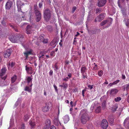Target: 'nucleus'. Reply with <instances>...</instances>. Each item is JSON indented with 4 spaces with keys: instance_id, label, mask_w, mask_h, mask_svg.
Returning <instances> with one entry per match:
<instances>
[{
    "instance_id": "nucleus-49",
    "label": "nucleus",
    "mask_w": 129,
    "mask_h": 129,
    "mask_svg": "<svg viewBox=\"0 0 129 129\" xmlns=\"http://www.w3.org/2000/svg\"><path fill=\"white\" fill-rule=\"evenodd\" d=\"M3 19L2 20L6 21V20L8 19V18L7 16H4V17L3 18Z\"/></svg>"
},
{
    "instance_id": "nucleus-48",
    "label": "nucleus",
    "mask_w": 129,
    "mask_h": 129,
    "mask_svg": "<svg viewBox=\"0 0 129 129\" xmlns=\"http://www.w3.org/2000/svg\"><path fill=\"white\" fill-rule=\"evenodd\" d=\"M25 128V126L24 124H22L21 126V127L20 129H24Z\"/></svg>"
},
{
    "instance_id": "nucleus-64",
    "label": "nucleus",
    "mask_w": 129,
    "mask_h": 129,
    "mask_svg": "<svg viewBox=\"0 0 129 129\" xmlns=\"http://www.w3.org/2000/svg\"><path fill=\"white\" fill-rule=\"evenodd\" d=\"M127 101L128 103H129V95L127 97Z\"/></svg>"
},
{
    "instance_id": "nucleus-32",
    "label": "nucleus",
    "mask_w": 129,
    "mask_h": 129,
    "mask_svg": "<svg viewBox=\"0 0 129 129\" xmlns=\"http://www.w3.org/2000/svg\"><path fill=\"white\" fill-rule=\"evenodd\" d=\"M106 101L104 100L102 104V106L103 108L105 109L106 107Z\"/></svg>"
},
{
    "instance_id": "nucleus-19",
    "label": "nucleus",
    "mask_w": 129,
    "mask_h": 129,
    "mask_svg": "<svg viewBox=\"0 0 129 129\" xmlns=\"http://www.w3.org/2000/svg\"><path fill=\"white\" fill-rule=\"evenodd\" d=\"M9 25L14 30L16 31H18V29L17 27L15 25H13L11 24V23L9 24Z\"/></svg>"
},
{
    "instance_id": "nucleus-9",
    "label": "nucleus",
    "mask_w": 129,
    "mask_h": 129,
    "mask_svg": "<svg viewBox=\"0 0 129 129\" xmlns=\"http://www.w3.org/2000/svg\"><path fill=\"white\" fill-rule=\"evenodd\" d=\"M33 27L31 25H28L26 28V34H31L32 33V30Z\"/></svg>"
},
{
    "instance_id": "nucleus-41",
    "label": "nucleus",
    "mask_w": 129,
    "mask_h": 129,
    "mask_svg": "<svg viewBox=\"0 0 129 129\" xmlns=\"http://www.w3.org/2000/svg\"><path fill=\"white\" fill-rule=\"evenodd\" d=\"M29 118V116L27 115H26L24 116V120L25 121H26Z\"/></svg>"
},
{
    "instance_id": "nucleus-16",
    "label": "nucleus",
    "mask_w": 129,
    "mask_h": 129,
    "mask_svg": "<svg viewBox=\"0 0 129 129\" xmlns=\"http://www.w3.org/2000/svg\"><path fill=\"white\" fill-rule=\"evenodd\" d=\"M108 120L109 123L112 124L114 122V117L112 115L109 116L108 118Z\"/></svg>"
},
{
    "instance_id": "nucleus-45",
    "label": "nucleus",
    "mask_w": 129,
    "mask_h": 129,
    "mask_svg": "<svg viewBox=\"0 0 129 129\" xmlns=\"http://www.w3.org/2000/svg\"><path fill=\"white\" fill-rule=\"evenodd\" d=\"M20 100V99L19 98H18V99L17 101L15 103V104L14 106L15 107H16V106L18 105L19 104L18 101Z\"/></svg>"
},
{
    "instance_id": "nucleus-20",
    "label": "nucleus",
    "mask_w": 129,
    "mask_h": 129,
    "mask_svg": "<svg viewBox=\"0 0 129 129\" xmlns=\"http://www.w3.org/2000/svg\"><path fill=\"white\" fill-rule=\"evenodd\" d=\"M63 119L64 123H67L69 120V116L68 115H65Z\"/></svg>"
},
{
    "instance_id": "nucleus-56",
    "label": "nucleus",
    "mask_w": 129,
    "mask_h": 129,
    "mask_svg": "<svg viewBox=\"0 0 129 129\" xmlns=\"http://www.w3.org/2000/svg\"><path fill=\"white\" fill-rule=\"evenodd\" d=\"M53 73V71L52 70H50L49 72V75L50 76H51L52 75Z\"/></svg>"
},
{
    "instance_id": "nucleus-11",
    "label": "nucleus",
    "mask_w": 129,
    "mask_h": 129,
    "mask_svg": "<svg viewBox=\"0 0 129 129\" xmlns=\"http://www.w3.org/2000/svg\"><path fill=\"white\" fill-rule=\"evenodd\" d=\"M51 121L50 120L47 119L45 121V129H48L50 127Z\"/></svg>"
},
{
    "instance_id": "nucleus-63",
    "label": "nucleus",
    "mask_w": 129,
    "mask_h": 129,
    "mask_svg": "<svg viewBox=\"0 0 129 129\" xmlns=\"http://www.w3.org/2000/svg\"><path fill=\"white\" fill-rule=\"evenodd\" d=\"M77 34L75 35L76 37H77L80 35V34L78 32H77Z\"/></svg>"
},
{
    "instance_id": "nucleus-51",
    "label": "nucleus",
    "mask_w": 129,
    "mask_h": 129,
    "mask_svg": "<svg viewBox=\"0 0 129 129\" xmlns=\"http://www.w3.org/2000/svg\"><path fill=\"white\" fill-rule=\"evenodd\" d=\"M53 86L55 88V90L57 92H58V89L56 86L55 84L53 85Z\"/></svg>"
},
{
    "instance_id": "nucleus-33",
    "label": "nucleus",
    "mask_w": 129,
    "mask_h": 129,
    "mask_svg": "<svg viewBox=\"0 0 129 129\" xmlns=\"http://www.w3.org/2000/svg\"><path fill=\"white\" fill-rule=\"evenodd\" d=\"M101 110V107L100 106L98 107L95 110V112L97 113H100Z\"/></svg>"
},
{
    "instance_id": "nucleus-43",
    "label": "nucleus",
    "mask_w": 129,
    "mask_h": 129,
    "mask_svg": "<svg viewBox=\"0 0 129 129\" xmlns=\"http://www.w3.org/2000/svg\"><path fill=\"white\" fill-rule=\"evenodd\" d=\"M76 9L77 8L76 6L73 7L72 8V11L71 12L72 13H74Z\"/></svg>"
},
{
    "instance_id": "nucleus-34",
    "label": "nucleus",
    "mask_w": 129,
    "mask_h": 129,
    "mask_svg": "<svg viewBox=\"0 0 129 129\" xmlns=\"http://www.w3.org/2000/svg\"><path fill=\"white\" fill-rule=\"evenodd\" d=\"M5 21L2 20V21H1V23L4 26H6V23Z\"/></svg>"
},
{
    "instance_id": "nucleus-53",
    "label": "nucleus",
    "mask_w": 129,
    "mask_h": 129,
    "mask_svg": "<svg viewBox=\"0 0 129 129\" xmlns=\"http://www.w3.org/2000/svg\"><path fill=\"white\" fill-rule=\"evenodd\" d=\"M55 51H52L50 53V55L51 56H54V54L55 53Z\"/></svg>"
},
{
    "instance_id": "nucleus-36",
    "label": "nucleus",
    "mask_w": 129,
    "mask_h": 129,
    "mask_svg": "<svg viewBox=\"0 0 129 129\" xmlns=\"http://www.w3.org/2000/svg\"><path fill=\"white\" fill-rule=\"evenodd\" d=\"M63 87L64 89H66L68 87V84L66 83H62Z\"/></svg>"
},
{
    "instance_id": "nucleus-44",
    "label": "nucleus",
    "mask_w": 129,
    "mask_h": 129,
    "mask_svg": "<svg viewBox=\"0 0 129 129\" xmlns=\"http://www.w3.org/2000/svg\"><path fill=\"white\" fill-rule=\"evenodd\" d=\"M57 63H56L55 64V65H54V68H55V69H54V70L56 71L58 69V67L57 66Z\"/></svg>"
},
{
    "instance_id": "nucleus-60",
    "label": "nucleus",
    "mask_w": 129,
    "mask_h": 129,
    "mask_svg": "<svg viewBox=\"0 0 129 129\" xmlns=\"http://www.w3.org/2000/svg\"><path fill=\"white\" fill-rule=\"evenodd\" d=\"M122 78L123 79H125V77L124 75L122 74Z\"/></svg>"
},
{
    "instance_id": "nucleus-6",
    "label": "nucleus",
    "mask_w": 129,
    "mask_h": 129,
    "mask_svg": "<svg viewBox=\"0 0 129 129\" xmlns=\"http://www.w3.org/2000/svg\"><path fill=\"white\" fill-rule=\"evenodd\" d=\"M108 125V123L106 120L103 119L102 121L101 126L103 129H106Z\"/></svg>"
},
{
    "instance_id": "nucleus-50",
    "label": "nucleus",
    "mask_w": 129,
    "mask_h": 129,
    "mask_svg": "<svg viewBox=\"0 0 129 129\" xmlns=\"http://www.w3.org/2000/svg\"><path fill=\"white\" fill-rule=\"evenodd\" d=\"M126 26H127L129 25V19H127L126 22L125 23Z\"/></svg>"
},
{
    "instance_id": "nucleus-14",
    "label": "nucleus",
    "mask_w": 129,
    "mask_h": 129,
    "mask_svg": "<svg viewBox=\"0 0 129 129\" xmlns=\"http://www.w3.org/2000/svg\"><path fill=\"white\" fill-rule=\"evenodd\" d=\"M33 50L30 49L29 51H27L26 52H24V54L26 58L28 57V55H29L32 54Z\"/></svg>"
},
{
    "instance_id": "nucleus-8",
    "label": "nucleus",
    "mask_w": 129,
    "mask_h": 129,
    "mask_svg": "<svg viewBox=\"0 0 129 129\" xmlns=\"http://www.w3.org/2000/svg\"><path fill=\"white\" fill-rule=\"evenodd\" d=\"M51 106V103H47L46 106L43 108L42 110L44 112H47L49 110V109L50 108Z\"/></svg>"
},
{
    "instance_id": "nucleus-5",
    "label": "nucleus",
    "mask_w": 129,
    "mask_h": 129,
    "mask_svg": "<svg viewBox=\"0 0 129 129\" xmlns=\"http://www.w3.org/2000/svg\"><path fill=\"white\" fill-rule=\"evenodd\" d=\"M112 21V19L110 18L107 20L103 21L100 23V25L101 26L106 25L105 28H107L111 24Z\"/></svg>"
},
{
    "instance_id": "nucleus-37",
    "label": "nucleus",
    "mask_w": 129,
    "mask_h": 129,
    "mask_svg": "<svg viewBox=\"0 0 129 129\" xmlns=\"http://www.w3.org/2000/svg\"><path fill=\"white\" fill-rule=\"evenodd\" d=\"M118 108V106L117 104H115L113 108V111H115L116 109Z\"/></svg>"
},
{
    "instance_id": "nucleus-39",
    "label": "nucleus",
    "mask_w": 129,
    "mask_h": 129,
    "mask_svg": "<svg viewBox=\"0 0 129 129\" xmlns=\"http://www.w3.org/2000/svg\"><path fill=\"white\" fill-rule=\"evenodd\" d=\"M121 100V98L120 97H118L115 99V101L116 102L119 101Z\"/></svg>"
},
{
    "instance_id": "nucleus-21",
    "label": "nucleus",
    "mask_w": 129,
    "mask_h": 129,
    "mask_svg": "<svg viewBox=\"0 0 129 129\" xmlns=\"http://www.w3.org/2000/svg\"><path fill=\"white\" fill-rule=\"evenodd\" d=\"M118 91V90L116 89H114L111 90L110 92V94L112 95H114Z\"/></svg>"
},
{
    "instance_id": "nucleus-2",
    "label": "nucleus",
    "mask_w": 129,
    "mask_h": 129,
    "mask_svg": "<svg viewBox=\"0 0 129 129\" xmlns=\"http://www.w3.org/2000/svg\"><path fill=\"white\" fill-rule=\"evenodd\" d=\"M81 112L82 114L80 118L82 124H85L90 120V117L89 116L87 113L83 110Z\"/></svg>"
},
{
    "instance_id": "nucleus-4",
    "label": "nucleus",
    "mask_w": 129,
    "mask_h": 129,
    "mask_svg": "<svg viewBox=\"0 0 129 129\" xmlns=\"http://www.w3.org/2000/svg\"><path fill=\"white\" fill-rule=\"evenodd\" d=\"M34 12L36 15V20L37 22L40 21L42 15L39 10V9L37 6L35 5L34 6Z\"/></svg>"
},
{
    "instance_id": "nucleus-3",
    "label": "nucleus",
    "mask_w": 129,
    "mask_h": 129,
    "mask_svg": "<svg viewBox=\"0 0 129 129\" xmlns=\"http://www.w3.org/2000/svg\"><path fill=\"white\" fill-rule=\"evenodd\" d=\"M51 13L50 10L48 8L45 9L43 11V17L44 20L48 22L51 17Z\"/></svg>"
},
{
    "instance_id": "nucleus-24",
    "label": "nucleus",
    "mask_w": 129,
    "mask_h": 129,
    "mask_svg": "<svg viewBox=\"0 0 129 129\" xmlns=\"http://www.w3.org/2000/svg\"><path fill=\"white\" fill-rule=\"evenodd\" d=\"M129 123V118H127L126 119L124 122L123 124L124 125H126L127 126V125Z\"/></svg>"
},
{
    "instance_id": "nucleus-13",
    "label": "nucleus",
    "mask_w": 129,
    "mask_h": 129,
    "mask_svg": "<svg viewBox=\"0 0 129 129\" xmlns=\"http://www.w3.org/2000/svg\"><path fill=\"white\" fill-rule=\"evenodd\" d=\"M12 50L9 49L7 50L6 52H5L4 54V57L5 58H7L9 57L11 55Z\"/></svg>"
},
{
    "instance_id": "nucleus-57",
    "label": "nucleus",
    "mask_w": 129,
    "mask_h": 129,
    "mask_svg": "<svg viewBox=\"0 0 129 129\" xmlns=\"http://www.w3.org/2000/svg\"><path fill=\"white\" fill-rule=\"evenodd\" d=\"M50 129H56V128L54 125H52L50 127Z\"/></svg>"
},
{
    "instance_id": "nucleus-59",
    "label": "nucleus",
    "mask_w": 129,
    "mask_h": 129,
    "mask_svg": "<svg viewBox=\"0 0 129 129\" xmlns=\"http://www.w3.org/2000/svg\"><path fill=\"white\" fill-rule=\"evenodd\" d=\"M44 55L43 54L41 56H40L39 57V60H40L41 58H44Z\"/></svg>"
},
{
    "instance_id": "nucleus-58",
    "label": "nucleus",
    "mask_w": 129,
    "mask_h": 129,
    "mask_svg": "<svg viewBox=\"0 0 129 129\" xmlns=\"http://www.w3.org/2000/svg\"><path fill=\"white\" fill-rule=\"evenodd\" d=\"M42 3H39V6L40 8H41L42 6Z\"/></svg>"
},
{
    "instance_id": "nucleus-31",
    "label": "nucleus",
    "mask_w": 129,
    "mask_h": 129,
    "mask_svg": "<svg viewBox=\"0 0 129 129\" xmlns=\"http://www.w3.org/2000/svg\"><path fill=\"white\" fill-rule=\"evenodd\" d=\"M25 70L26 71L28 72L29 71H32V68L31 67H27V66H25Z\"/></svg>"
},
{
    "instance_id": "nucleus-29",
    "label": "nucleus",
    "mask_w": 129,
    "mask_h": 129,
    "mask_svg": "<svg viewBox=\"0 0 129 129\" xmlns=\"http://www.w3.org/2000/svg\"><path fill=\"white\" fill-rule=\"evenodd\" d=\"M102 9L101 8H96L95 10V13H100L102 12Z\"/></svg>"
},
{
    "instance_id": "nucleus-28",
    "label": "nucleus",
    "mask_w": 129,
    "mask_h": 129,
    "mask_svg": "<svg viewBox=\"0 0 129 129\" xmlns=\"http://www.w3.org/2000/svg\"><path fill=\"white\" fill-rule=\"evenodd\" d=\"M32 79L33 78L31 77H30L29 76L26 79V80L27 81V82L28 83H29L30 82H31Z\"/></svg>"
},
{
    "instance_id": "nucleus-27",
    "label": "nucleus",
    "mask_w": 129,
    "mask_h": 129,
    "mask_svg": "<svg viewBox=\"0 0 129 129\" xmlns=\"http://www.w3.org/2000/svg\"><path fill=\"white\" fill-rule=\"evenodd\" d=\"M44 35L43 34L41 35H40V36H39V38L40 41V42H42V41H43V40H44Z\"/></svg>"
},
{
    "instance_id": "nucleus-7",
    "label": "nucleus",
    "mask_w": 129,
    "mask_h": 129,
    "mask_svg": "<svg viewBox=\"0 0 129 129\" xmlns=\"http://www.w3.org/2000/svg\"><path fill=\"white\" fill-rule=\"evenodd\" d=\"M16 5L17 7L18 11L22 12L21 7L22 5H24V3H22L21 1L19 0H17V1Z\"/></svg>"
},
{
    "instance_id": "nucleus-22",
    "label": "nucleus",
    "mask_w": 129,
    "mask_h": 129,
    "mask_svg": "<svg viewBox=\"0 0 129 129\" xmlns=\"http://www.w3.org/2000/svg\"><path fill=\"white\" fill-rule=\"evenodd\" d=\"M29 123L31 127H33L35 125V122L34 120L33 119L29 121Z\"/></svg>"
},
{
    "instance_id": "nucleus-30",
    "label": "nucleus",
    "mask_w": 129,
    "mask_h": 129,
    "mask_svg": "<svg viewBox=\"0 0 129 129\" xmlns=\"http://www.w3.org/2000/svg\"><path fill=\"white\" fill-rule=\"evenodd\" d=\"M121 11L122 12V13L124 16L126 17V15L125 14V12L126 11V10L125 8H122L121 9Z\"/></svg>"
},
{
    "instance_id": "nucleus-17",
    "label": "nucleus",
    "mask_w": 129,
    "mask_h": 129,
    "mask_svg": "<svg viewBox=\"0 0 129 129\" xmlns=\"http://www.w3.org/2000/svg\"><path fill=\"white\" fill-rule=\"evenodd\" d=\"M58 41V38H54L53 40L51 41L50 43V45L51 46L52 45H55L54 47L56 45V44Z\"/></svg>"
},
{
    "instance_id": "nucleus-47",
    "label": "nucleus",
    "mask_w": 129,
    "mask_h": 129,
    "mask_svg": "<svg viewBox=\"0 0 129 129\" xmlns=\"http://www.w3.org/2000/svg\"><path fill=\"white\" fill-rule=\"evenodd\" d=\"M42 42H43L44 43L46 44L48 43V40L47 39H44L43 40V41H42Z\"/></svg>"
},
{
    "instance_id": "nucleus-61",
    "label": "nucleus",
    "mask_w": 129,
    "mask_h": 129,
    "mask_svg": "<svg viewBox=\"0 0 129 129\" xmlns=\"http://www.w3.org/2000/svg\"><path fill=\"white\" fill-rule=\"evenodd\" d=\"M119 1H120V0H118V6L120 7V2H119Z\"/></svg>"
},
{
    "instance_id": "nucleus-18",
    "label": "nucleus",
    "mask_w": 129,
    "mask_h": 129,
    "mask_svg": "<svg viewBox=\"0 0 129 129\" xmlns=\"http://www.w3.org/2000/svg\"><path fill=\"white\" fill-rule=\"evenodd\" d=\"M7 70L6 69L5 67L3 68L1 70V72L0 74V76H3L6 73V72Z\"/></svg>"
},
{
    "instance_id": "nucleus-15",
    "label": "nucleus",
    "mask_w": 129,
    "mask_h": 129,
    "mask_svg": "<svg viewBox=\"0 0 129 129\" xmlns=\"http://www.w3.org/2000/svg\"><path fill=\"white\" fill-rule=\"evenodd\" d=\"M104 13H101L97 17V18L98 19V21L100 22L102 20H103L104 19Z\"/></svg>"
},
{
    "instance_id": "nucleus-10",
    "label": "nucleus",
    "mask_w": 129,
    "mask_h": 129,
    "mask_svg": "<svg viewBox=\"0 0 129 129\" xmlns=\"http://www.w3.org/2000/svg\"><path fill=\"white\" fill-rule=\"evenodd\" d=\"M107 2V0H98V6L99 7L104 6Z\"/></svg>"
},
{
    "instance_id": "nucleus-52",
    "label": "nucleus",
    "mask_w": 129,
    "mask_h": 129,
    "mask_svg": "<svg viewBox=\"0 0 129 129\" xmlns=\"http://www.w3.org/2000/svg\"><path fill=\"white\" fill-rule=\"evenodd\" d=\"M69 79V78L68 77H67L66 78H64L63 79V80L66 81H68V80Z\"/></svg>"
},
{
    "instance_id": "nucleus-54",
    "label": "nucleus",
    "mask_w": 129,
    "mask_h": 129,
    "mask_svg": "<svg viewBox=\"0 0 129 129\" xmlns=\"http://www.w3.org/2000/svg\"><path fill=\"white\" fill-rule=\"evenodd\" d=\"M15 63L13 62H12L11 64V66L12 67H13L14 66Z\"/></svg>"
},
{
    "instance_id": "nucleus-38",
    "label": "nucleus",
    "mask_w": 129,
    "mask_h": 129,
    "mask_svg": "<svg viewBox=\"0 0 129 129\" xmlns=\"http://www.w3.org/2000/svg\"><path fill=\"white\" fill-rule=\"evenodd\" d=\"M98 74L100 76H101L103 74V71L102 70L99 71L98 72Z\"/></svg>"
},
{
    "instance_id": "nucleus-35",
    "label": "nucleus",
    "mask_w": 129,
    "mask_h": 129,
    "mask_svg": "<svg viewBox=\"0 0 129 129\" xmlns=\"http://www.w3.org/2000/svg\"><path fill=\"white\" fill-rule=\"evenodd\" d=\"M24 90L26 91H28L29 92H30L31 91V90L30 89L29 87L27 86H26L25 87Z\"/></svg>"
},
{
    "instance_id": "nucleus-42",
    "label": "nucleus",
    "mask_w": 129,
    "mask_h": 129,
    "mask_svg": "<svg viewBox=\"0 0 129 129\" xmlns=\"http://www.w3.org/2000/svg\"><path fill=\"white\" fill-rule=\"evenodd\" d=\"M92 16L90 13V11L89 13V14L88 15V16L87 17V18L88 20H89L91 18Z\"/></svg>"
},
{
    "instance_id": "nucleus-62",
    "label": "nucleus",
    "mask_w": 129,
    "mask_h": 129,
    "mask_svg": "<svg viewBox=\"0 0 129 129\" xmlns=\"http://www.w3.org/2000/svg\"><path fill=\"white\" fill-rule=\"evenodd\" d=\"M68 76L69 77V78H70L71 77V73L69 74L68 75Z\"/></svg>"
},
{
    "instance_id": "nucleus-23",
    "label": "nucleus",
    "mask_w": 129,
    "mask_h": 129,
    "mask_svg": "<svg viewBox=\"0 0 129 129\" xmlns=\"http://www.w3.org/2000/svg\"><path fill=\"white\" fill-rule=\"evenodd\" d=\"M58 120L57 118H55L53 120V123L56 126H58L59 125Z\"/></svg>"
},
{
    "instance_id": "nucleus-1",
    "label": "nucleus",
    "mask_w": 129,
    "mask_h": 129,
    "mask_svg": "<svg viewBox=\"0 0 129 129\" xmlns=\"http://www.w3.org/2000/svg\"><path fill=\"white\" fill-rule=\"evenodd\" d=\"M23 36L22 35L17 34V35H11L9 37L10 40L13 43H18L19 41L21 42Z\"/></svg>"
},
{
    "instance_id": "nucleus-12",
    "label": "nucleus",
    "mask_w": 129,
    "mask_h": 129,
    "mask_svg": "<svg viewBox=\"0 0 129 129\" xmlns=\"http://www.w3.org/2000/svg\"><path fill=\"white\" fill-rule=\"evenodd\" d=\"M12 2L10 0H8L5 5V8L7 10H9L12 6Z\"/></svg>"
},
{
    "instance_id": "nucleus-26",
    "label": "nucleus",
    "mask_w": 129,
    "mask_h": 129,
    "mask_svg": "<svg viewBox=\"0 0 129 129\" xmlns=\"http://www.w3.org/2000/svg\"><path fill=\"white\" fill-rule=\"evenodd\" d=\"M86 68L85 67H82L81 69V73L82 74H84L86 70Z\"/></svg>"
},
{
    "instance_id": "nucleus-40",
    "label": "nucleus",
    "mask_w": 129,
    "mask_h": 129,
    "mask_svg": "<svg viewBox=\"0 0 129 129\" xmlns=\"http://www.w3.org/2000/svg\"><path fill=\"white\" fill-rule=\"evenodd\" d=\"M125 89H126V90H127L128 89H129V83L126 85L125 86V87L124 88V90H125Z\"/></svg>"
},
{
    "instance_id": "nucleus-46",
    "label": "nucleus",
    "mask_w": 129,
    "mask_h": 129,
    "mask_svg": "<svg viewBox=\"0 0 129 129\" xmlns=\"http://www.w3.org/2000/svg\"><path fill=\"white\" fill-rule=\"evenodd\" d=\"M120 81L119 80H117L115 81H114L113 83H112V85H115L117 83L119 82Z\"/></svg>"
},
{
    "instance_id": "nucleus-55",
    "label": "nucleus",
    "mask_w": 129,
    "mask_h": 129,
    "mask_svg": "<svg viewBox=\"0 0 129 129\" xmlns=\"http://www.w3.org/2000/svg\"><path fill=\"white\" fill-rule=\"evenodd\" d=\"M92 86H93L92 85H88V88H89L90 89H91L93 88Z\"/></svg>"
},
{
    "instance_id": "nucleus-25",
    "label": "nucleus",
    "mask_w": 129,
    "mask_h": 129,
    "mask_svg": "<svg viewBox=\"0 0 129 129\" xmlns=\"http://www.w3.org/2000/svg\"><path fill=\"white\" fill-rule=\"evenodd\" d=\"M17 79V76L16 75H14L13 77L11 78V81L12 83H14L16 81Z\"/></svg>"
}]
</instances>
